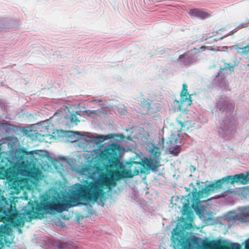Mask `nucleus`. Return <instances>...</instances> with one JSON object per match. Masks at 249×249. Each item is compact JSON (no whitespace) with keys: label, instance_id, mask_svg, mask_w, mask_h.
<instances>
[{"label":"nucleus","instance_id":"obj_27","mask_svg":"<svg viewBox=\"0 0 249 249\" xmlns=\"http://www.w3.org/2000/svg\"><path fill=\"white\" fill-rule=\"evenodd\" d=\"M59 248L60 249H76L75 246L66 243H61L59 245Z\"/></svg>","mask_w":249,"mask_h":249},{"label":"nucleus","instance_id":"obj_34","mask_svg":"<svg viewBox=\"0 0 249 249\" xmlns=\"http://www.w3.org/2000/svg\"><path fill=\"white\" fill-rule=\"evenodd\" d=\"M22 153L24 154H25V155H28V152H27L25 149L22 150Z\"/></svg>","mask_w":249,"mask_h":249},{"label":"nucleus","instance_id":"obj_9","mask_svg":"<svg viewBox=\"0 0 249 249\" xmlns=\"http://www.w3.org/2000/svg\"><path fill=\"white\" fill-rule=\"evenodd\" d=\"M192 104V100L190 98V95H189L187 90V85L183 84L182 89L180 93V102L175 100L173 103V106L175 110L178 109L181 111L187 110V107Z\"/></svg>","mask_w":249,"mask_h":249},{"label":"nucleus","instance_id":"obj_10","mask_svg":"<svg viewBox=\"0 0 249 249\" xmlns=\"http://www.w3.org/2000/svg\"><path fill=\"white\" fill-rule=\"evenodd\" d=\"M178 61L181 66H187L196 64L198 61V58L197 56L188 52L180 55Z\"/></svg>","mask_w":249,"mask_h":249},{"label":"nucleus","instance_id":"obj_19","mask_svg":"<svg viewBox=\"0 0 249 249\" xmlns=\"http://www.w3.org/2000/svg\"><path fill=\"white\" fill-rule=\"evenodd\" d=\"M202 240L199 237L193 236L191 237L189 244H191L196 249L200 248V247H201V245L202 244Z\"/></svg>","mask_w":249,"mask_h":249},{"label":"nucleus","instance_id":"obj_16","mask_svg":"<svg viewBox=\"0 0 249 249\" xmlns=\"http://www.w3.org/2000/svg\"><path fill=\"white\" fill-rule=\"evenodd\" d=\"M189 14L191 16L196 17L199 18H205L208 15L206 12L197 9H191L190 11Z\"/></svg>","mask_w":249,"mask_h":249},{"label":"nucleus","instance_id":"obj_3","mask_svg":"<svg viewBox=\"0 0 249 249\" xmlns=\"http://www.w3.org/2000/svg\"><path fill=\"white\" fill-rule=\"evenodd\" d=\"M196 184L197 189L194 187L192 182L190 184L193 187L192 195L189 193L187 196L181 199L183 204L181 218L184 222V225L187 226H191L193 221L194 214L193 210L203 221H208L212 218V213L205 206L201 205L199 200L213 192L214 189L206 182L197 180Z\"/></svg>","mask_w":249,"mask_h":249},{"label":"nucleus","instance_id":"obj_7","mask_svg":"<svg viewBox=\"0 0 249 249\" xmlns=\"http://www.w3.org/2000/svg\"><path fill=\"white\" fill-rule=\"evenodd\" d=\"M224 217L229 226L235 223L249 224V205L238 207L229 212Z\"/></svg>","mask_w":249,"mask_h":249},{"label":"nucleus","instance_id":"obj_14","mask_svg":"<svg viewBox=\"0 0 249 249\" xmlns=\"http://www.w3.org/2000/svg\"><path fill=\"white\" fill-rule=\"evenodd\" d=\"M231 48L236 50L237 52L243 56H249V43L243 47H240V45L238 44L231 46Z\"/></svg>","mask_w":249,"mask_h":249},{"label":"nucleus","instance_id":"obj_23","mask_svg":"<svg viewBox=\"0 0 249 249\" xmlns=\"http://www.w3.org/2000/svg\"><path fill=\"white\" fill-rule=\"evenodd\" d=\"M209 249H213L218 248L220 246V242L219 240H212L208 242Z\"/></svg>","mask_w":249,"mask_h":249},{"label":"nucleus","instance_id":"obj_28","mask_svg":"<svg viewBox=\"0 0 249 249\" xmlns=\"http://www.w3.org/2000/svg\"><path fill=\"white\" fill-rule=\"evenodd\" d=\"M131 197L133 200H135L137 202L139 201L140 198L135 191H134L131 194Z\"/></svg>","mask_w":249,"mask_h":249},{"label":"nucleus","instance_id":"obj_2","mask_svg":"<svg viewBox=\"0 0 249 249\" xmlns=\"http://www.w3.org/2000/svg\"><path fill=\"white\" fill-rule=\"evenodd\" d=\"M29 204L31 205L30 210H25L23 213H19L15 206L9 204L6 198L2 196L0 198V221L7 222L13 227H23L26 216L27 221H31L33 219L43 218L44 214L61 212L65 208L71 206L69 200L59 195L44 198L36 206L32 203L29 202Z\"/></svg>","mask_w":249,"mask_h":249},{"label":"nucleus","instance_id":"obj_5","mask_svg":"<svg viewBox=\"0 0 249 249\" xmlns=\"http://www.w3.org/2000/svg\"><path fill=\"white\" fill-rule=\"evenodd\" d=\"M217 109L220 112L219 115L222 118L218 133L222 138H229L234 133L236 126L232 115L234 105L230 103L222 97H219L216 103Z\"/></svg>","mask_w":249,"mask_h":249},{"label":"nucleus","instance_id":"obj_1","mask_svg":"<svg viewBox=\"0 0 249 249\" xmlns=\"http://www.w3.org/2000/svg\"><path fill=\"white\" fill-rule=\"evenodd\" d=\"M106 161L105 171L99 165H88L80 170L81 175L86 177L85 184L76 183L71 192V199L76 203L81 201L95 202L105 200L104 189H109V145L100 153Z\"/></svg>","mask_w":249,"mask_h":249},{"label":"nucleus","instance_id":"obj_36","mask_svg":"<svg viewBox=\"0 0 249 249\" xmlns=\"http://www.w3.org/2000/svg\"><path fill=\"white\" fill-rule=\"evenodd\" d=\"M162 143H163V142H164V139H163V138L162 139Z\"/></svg>","mask_w":249,"mask_h":249},{"label":"nucleus","instance_id":"obj_24","mask_svg":"<svg viewBox=\"0 0 249 249\" xmlns=\"http://www.w3.org/2000/svg\"><path fill=\"white\" fill-rule=\"evenodd\" d=\"M77 114L79 115L77 112L75 113L71 114L70 116V121L71 123H75V124H77L78 123L80 122Z\"/></svg>","mask_w":249,"mask_h":249},{"label":"nucleus","instance_id":"obj_21","mask_svg":"<svg viewBox=\"0 0 249 249\" xmlns=\"http://www.w3.org/2000/svg\"><path fill=\"white\" fill-rule=\"evenodd\" d=\"M228 190H227L226 191H225L224 193L223 194H222L220 196H215L214 197H213V198H218L219 197L222 196V197H224V199L226 201L229 202H233L234 201V198L231 196L233 195L231 193V192H230L229 194L226 193V192H228Z\"/></svg>","mask_w":249,"mask_h":249},{"label":"nucleus","instance_id":"obj_18","mask_svg":"<svg viewBox=\"0 0 249 249\" xmlns=\"http://www.w3.org/2000/svg\"><path fill=\"white\" fill-rule=\"evenodd\" d=\"M41 175L40 171L37 168H30L28 178L37 181L39 179Z\"/></svg>","mask_w":249,"mask_h":249},{"label":"nucleus","instance_id":"obj_11","mask_svg":"<svg viewBox=\"0 0 249 249\" xmlns=\"http://www.w3.org/2000/svg\"><path fill=\"white\" fill-rule=\"evenodd\" d=\"M124 178H128L124 170L122 171H112L110 170V191L111 188L114 187L116 185V181Z\"/></svg>","mask_w":249,"mask_h":249},{"label":"nucleus","instance_id":"obj_26","mask_svg":"<svg viewBox=\"0 0 249 249\" xmlns=\"http://www.w3.org/2000/svg\"><path fill=\"white\" fill-rule=\"evenodd\" d=\"M30 171V168H24L20 170V175L26 178H29V174Z\"/></svg>","mask_w":249,"mask_h":249},{"label":"nucleus","instance_id":"obj_17","mask_svg":"<svg viewBox=\"0 0 249 249\" xmlns=\"http://www.w3.org/2000/svg\"><path fill=\"white\" fill-rule=\"evenodd\" d=\"M109 139V134L106 135H97L95 136H93L92 137V140L97 145L100 146L102 144V143L104 142L105 140Z\"/></svg>","mask_w":249,"mask_h":249},{"label":"nucleus","instance_id":"obj_15","mask_svg":"<svg viewBox=\"0 0 249 249\" xmlns=\"http://www.w3.org/2000/svg\"><path fill=\"white\" fill-rule=\"evenodd\" d=\"M112 110L115 114H119L121 115L125 114L126 111L125 107L123 105H111L110 104V111Z\"/></svg>","mask_w":249,"mask_h":249},{"label":"nucleus","instance_id":"obj_37","mask_svg":"<svg viewBox=\"0 0 249 249\" xmlns=\"http://www.w3.org/2000/svg\"><path fill=\"white\" fill-rule=\"evenodd\" d=\"M249 23V21H248V20L246 22V23Z\"/></svg>","mask_w":249,"mask_h":249},{"label":"nucleus","instance_id":"obj_35","mask_svg":"<svg viewBox=\"0 0 249 249\" xmlns=\"http://www.w3.org/2000/svg\"><path fill=\"white\" fill-rule=\"evenodd\" d=\"M176 228H175L173 229V231L174 232L175 234H176V231H175Z\"/></svg>","mask_w":249,"mask_h":249},{"label":"nucleus","instance_id":"obj_6","mask_svg":"<svg viewBox=\"0 0 249 249\" xmlns=\"http://www.w3.org/2000/svg\"><path fill=\"white\" fill-rule=\"evenodd\" d=\"M146 149L149 151V158L144 157L142 160L143 163L152 172H156L160 166L161 160V150L160 146H158L149 142L146 145Z\"/></svg>","mask_w":249,"mask_h":249},{"label":"nucleus","instance_id":"obj_25","mask_svg":"<svg viewBox=\"0 0 249 249\" xmlns=\"http://www.w3.org/2000/svg\"><path fill=\"white\" fill-rule=\"evenodd\" d=\"M223 242L226 243L227 245H230L231 249H239L241 246L237 243H231L230 241L224 240Z\"/></svg>","mask_w":249,"mask_h":249},{"label":"nucleus","instance_id":"obj_13","mask_svg":"<svg viewBox=\"0 0 249 249\" xmlns=\"http://www.w3.org/2000/svg\"><path fill=\"white\" fill-rule=\"evenodd\" d=\"M26 180V178H12L9 180L10 187L15 192L18 193L21 190L23 189Z\"/></svg>","mask_w":249,"mask_h":249},{"label":"nucleus","instance_id":"obj_29","mask_svg":"<svg viewBox=\"0 0 249 249\" xmlns=\"http://www.w3.org/2000/svg\"><path fill=\"white\" fill-rule=\"evenodd\" d=\"M208 242L202 240V244L201 245V247H200V248H202L203 249H209L210 248L208 247Z\"/></svg>","mask_w":249,"mask_h":249},{"label":"nucleus","instance_id":"obj_33","mask_svg":"<svg viewBox=\"0 0 249 249\" xmlns=\"http://www.w3.org/2000/svg\"><path fill=\"white\" fill-rule=\"evenodd\" d=\"M178 123L179 124H180L181 125V129H182V128L183 126V123H182L181 121H178Z\"/></svg>","mask_w":249,"mask_h":249},{"label":"nucleus","instance_id":"obj_8","mask_svg":"<svg viewBox=\"0 0 249 249\" xmlns=\"http://www.w3.org/2000/svg\"><path fill=\"white\" fill-rule=\"evenodd\" d=\"M248 175H249V173H246V174L240 173L233 176H227L220 179L215 181L212 183L208 184L212 187L213 189H214V191L221 188L223 184L227 185L230 183H233L236 182L245 184L249 183Z\"/></svg>","mask_w":249,"mask_h":249},{"label":"nucleus","instance_id":"obj_31","mask_svg":"<svg viewBox=\"0 0 249 249\" xmlns=\"http://www.w3.org/2000/svg\"><path fill=\"white\" fill-rule=\"evenodd\" d=\"M245 23H242L240 25L238 26L237 27H236V28H235L234 29H233L230 32L231 33H234V32H236V30L237 28H238V27L243 25Z\"/></svg>","mask_w":249,"mask_h":249},{"label":"nucleus","instance_id":"obj_20","mask_svg":"<svg viewBox=\"0 0 249 249\" xmlns=\"http://www.w3.org/2000/svg\"><path fill=\"white\" fill-rule=\"evenodd\" d=\"M141 106L149 110V112H156L159 109L157 108L156 109L153 108V107L151 106V104L149 100L143 99L141 102Z\"/></svg>","mask_w":249,"mask_h":249},{"label":"nucleus","instance_id":"obj_4","mask_svg":"<svg viewBox=\"0 0 249 249\" xmlns=\"http://www.w3.org/2000/svg\"><path fill=\"white\" fill-rule=\"evenodd\" d=\"M124 138V135L121 133L110 134V169L124 170L126 177L130 178L142 171L143 164L140 162L124 160L125 152L132 150L135 144L131 139H128L131 143L125 149L122 144Z\"/></svg>","mask_w":249,"mask_h":249},{"label":"nucleus","instance_id":"obj_32","mask_svg":"<svg viewBox=\"0 0 249 249\" xmlns=\"http://www.w3.org/2000/svg\"><path fill=\"white\" fill-rule=\"evenodd\" d=\"M196 168L195 167V166H194L192 165H190V170L191 171H193V172H194V171H196Z\"/></svg>","mask_w":249,"mask_h":249},{"label":"nucleus","instance_id":"obj_22","mask_svg":"<svg viewBox=\"0 0 249 249\" xmlns=\"http://www.w3.org/2000/svg\"><path fill=\"white\" fill-rule=\"evenodd\" d=\"M180 145H177L176 146L170 147L169 148V151L170 153L175 156H178L180 153Z\"/></svg>","mask_w":249,"mask_h":249},{"label":"nucleus","instance_id":"obj_30","mask_svg":"<svg viewBox=\"0 0 249 249\" xmlns=\"http://www.w3.org/2000/svg\"><path fill=\"white\" fill-rule=\"evenodd\" d=\"M245 248L246 249H249V238L245 241Z\"/></svg>","mask_w":249,"mask_h":249},{"label":"nucleus","instance_id":"obj_12","mask_svg":"<svg viewBox=\"0 0 249 249\" xmlns=\"http://www.w3.org/2000/svg\"><path fill=\"white\" fill-rule=\"evenodd\" d=\"M226 78V75L220 71L217 72L215 77L213 79L212 84L218 88L227 89V84Z\"/></svg>","mask_w":249,"mask_h":249}]
</instances>
